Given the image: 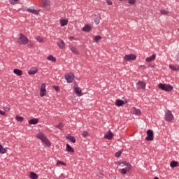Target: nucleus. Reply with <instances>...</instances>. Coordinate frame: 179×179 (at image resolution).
<instances>
[{
  "instance_id": "obj_53",
  "label": "nucleus",
  "mask_w": 179,
  "mask_h": 179,
  "mask_svg": "<svg viewBox=\"0 0 179 179\" xmlns=\"http://www.w3.org/2000/svg\"><path fill=\"white\" fill-rule=\"evenodd\" d=\"M154 179H159V178L158 177H155Z\"/></svg>"
},
{
  "instance_id": "obj_17",
  "label": "nucleus",
  "mask_w": 179,
  "mask_h": 179,
  "mask_svg": "<svg viewBox=\"0 0 179 179\" xmlns=\"http://www.w3.org/2000/svg\"><path fill=\"white\" fill-rule=\"evenodd\" d=\"M66 139L70 142H72V143H76V138H75L73 136L68 135L66 136Z\"/></svg>"
},
{
  "instance_id": "obj_32",
  "label": "nucleus",
  "mask_w": 179,
  "mask_h": 179,
  "mask_svg": "<svg viewBox=\"0 0 179 179\" xmlns=\"http://www.w3.org/2000/svg\"><path fill=\"white\" fill-rule=\"evenodd\" d=\"M55 128H57L58 129H60L62 131V128H64V124L62 122L59 123V124L55 126Z\"/></svg>"
},
{
  "instance_id": "obj_11",
  "label": "nucleus",
  "mask_w": 179,
  "mask_h": 179,
  "mask_svg": "<svg viewBox=\"0 0 179 179\" xmlns=\"http://www.w3.org/2000/svg\"><path fill=\"white\" fill-rule=\"evenodd\" d=\"M64 78L67 83H72L73 82V77L69 74H66Z\"/></svg>"
},
{
  "instance_id": "obj_5",
  "label": "nucleus",
  "mask_w": 179,
  "mask_h": 179,
  "mask_svg": "<svg viewBox=\"0 0 179 179\" xmlns=\"http://www.w3.org/2000/svg\"><path fill=\"white\" fill-rule=\"evenodd\" d=\"M165 120L168 122L173 121V120H174V115H173V113L171 112V110L166 112Z\"/></svg>"
},
{
  "instance_id": "obj_3",
  "label": "nucleus",
  "mask_w": 179,
  "mask_h": 179,
  "mask_svg": "<svg viewBox=\"0 0 179 179\" xmlns=\"http://www.w3.org/2000/svg\"><path fill=\"white\" fill-rule=\"evenodd\" d=\"M19 36L20 37L18 38V40H20L21 44H22V45H26V44L29 43V38H27L24 34H20Z\"/></svg>"
},
{
  "instance_id": "obj_7",
  "label": "nucleus",
  "mask_w": 179,
  "mask_h": 179,
  "mask_svg": "<svg viewBox=\"0 0 179 179\" xmlns=\"http://www.w3.org/2000/svg\"><path fill=\"white\" fill-rule=\"evenodd\" d=\"M47 95V90L45 89V85L43 83L41 86L40 90V96L41 97H44V96Z\"/></svg>"
},
{
  "instance_id": "obj_34",
  "label": "nucleus",
  "mask_w": 179,
  "mask_h": 179,
  "mask_svg": "<svg viewBox=\"0 0 179 179\" xmlns=\"http://www.w3.org/2000/svg\"><path fill=\"white\" fill-rule=\"evenodd\" d=\"M36 40L38 41V43H44V39H43L40 36H37L36 37Z\"/></svg>"
},
{
  "instance_id": "obj_46",
  "label": "nucleus",
  "mask_w": 179,
  "mask_h": 179,
  "mask_svg": "<svg viewBox=\"0 0 179 179\" xmlns=\"http://www.w3.org/2000/svg\"><path fill=\"white\" fill-rule=\"evenodd\" d=\"M16 1H15L14 0H9V3H10V5H15Z\"/></svg>"
},
{
  "instance_id": "obj_38",
  "label": "nucleus",
  "mask_w": 179,
  "mask_h": 179,
  "mask_svg": "<svg viewBox=\"0 0 179 179\" xmlns=\"http://www.w3.org/2000/svg\"><path fill=\"white\" fill-rule=\"evenodd\" d=\"M82 136L83 138H86L87 136H89V132H87V131H84L82 134Z\"/></svg>"
},
{
  "instance_id": "obj_29",
  "label": "nucleus",
  "mask_w": 179,
  "mask_h": 179,
  "mask_svg": "<svg viewBox=\"0 0 179 179\" xmlns=\"http://www.w3.org/2000/svg\"><path fill=\"white\" fill-rule=\"evenodd\" d=\"M43 7L45 8L46 10L50 9V5L48 4V1L47 0H44Z\"/></svg>"
},
{
  "instance_id": "obj_30",
  "label": "nucleus",
  "mask_w": 179,
  "mask_h": 179,
  "mask_svg": "<svg viewBox=\"0 0 179 179\" xmlns=\"http://www.w3.org/2000/svg\"><path fill=\"white\" fill-rule=\"evenodd\" d=\"M15 120L16 121H17V122H23V120H24V118L22 116H16L15 117Z\"/></svg>"
},
{
  "instance_id": "obj_43",
  "label": "nucleus",
  "mask_w": 179,
  "mask_h": 179,
  "mask_svg": "<svg viewBox=\"0 0 179 179\" xmlns=\"http://www.w3.org/2000/svg\"><path fill=\"white\" fill-rule=\"evenodd\" d=\"M27 45H28L29 48H31V47H33L34 45V43L33 42L29 41Z\"/></svg>"
},
{
  "instance_id": "obj_52",
  "label": "nucleus",
  "mask_w": 179,
  "mask_h": 179,
  "mask_svg": "<svg viewBox=\"0 0 179 179\" xmlns=\"http://www.w3.org/2000/svg\"><path fill=\"white\" fill-rule=\"evenodd\" d=\"M19 0H14V2H18Z\"/></svg>"
},
{
  "instance_id": "obj_42",
  "label": "nucleus",
  "mask_w": 179,
  "mask_h": 179,
  "mask_svg": "<svg viewBox=\"0 0 179 179\" xmlns=\"http://www.w3.org/2000/svg\"><path fill=\"white\" fill-rule=\"evenodd\" d=\"M134 113L136 114V115H141V110L136 109L134 111Z\"/></svg>"
},
{
  "instance_id": "obj_40",
  "label": "nucleus",
  "mask_w": 179,
  "mask_h": 179,
  "mask_svg": "<svg viewBox=\"0 0 179 179\" xmlns=\"http://www.w3.org/2000/svg\"><path fill=\"white\" fill-rule=\"evenodd\" d=\"M160 13H161V15H169V11H167L166 10H161Z\"/></svg>"
},
{
  "instance_id": "obj_54",
  "label": "nucleus",
  "mask_w": 179,
  "mask_h": 179,
  "mask_svg": "<svg viewBox=\"0 0 179 179\" xmlns=\"http://www.w3.org/2000/svg\"><path fill=\"white\" fill-rule=\"evenodd\" d=\"M178 31H179V29H178Z\"/></svg>"
},
{
  "instance_id": "obj_28",
  "label": "nucleus",
  "mask_w": 179,
  "mask_h": 179,
  "mask_svg": "<svg viewBox=\"0 0 179 179\" xmlns=\"http://www.w3.org/2000/svg\"><path fill=\"white\" fill-rule=\"evenodd\" d=\"M30 178L31 179H37L38 178V176L34 173V172H31L30 173Z\"/></svg>"
},
{
  "instance_id": "obj_20",
  "label": "nucleus",
  "mask_w": 179,
  "mask_h": 179,
  "mask_svg": "<svg viewBox=\"0 0 179 179\" xmlns=\"http://www.w3.org/2000/svg\"><path fill=\"white\" fill-rule=\"evenodd\" d=\"M27 12H29L30 13H33L34 15H38L40 13V10H37L35 9L28 8L27 9Z\"/></svg>"
},
{
  "instance_id": "obj_36",
  "label": "nucleus",
  "mask_w": 179,
  "mask_h": 179,
  "mask_svg": "<svg viewBox=\"0 0 179 179\" xmlns=\"http://www.w3.org/2000/svg\"><path fill=\"white\" fill-rule=\"evenodd\" d=\"M100 19H101V17H95V19H94V23H95L96 24H99L100 23Z\"/></svg>"
},
{
  "instance_id": "obj_49",
  "label": "nucleus",
  "mask_w": 179,
  "mask_h": 179,
  "mask_svg": "<svg viewBox=\"0 0 179 179\" xmlns=\"http://www.w3.org/2000/svg\"><path fill=\"white\" fill-rule=\"evenodd\" d=\"M69 40H70L71 41H72V40H75V37H73V36H70V37H69Z\"/></svg>"
},
{
  "instance_id": "obj_23",
  "label": "nucleus",
  "mask_w": 179,
  "mask_h": 179,
  "mask_svg": "<svg viewBox=\"0 0 179 179\" xmlns=\"http://www.w3.org/2000/svg\"><path fill=\"white\" fill-rule=\"evenodd\" d=\"M131 171V167H127L126 169H122L121 170V174H127V173H128V171Z\"/></svg>"
},
{
  "instance_id": "obj_9",
  "label": "nucleus",
  "mask_w": 179,
  "mask_h": 179,
  "mask_svg": "<svg viewBox=\"0 0 179 179\" xmlns=\"http://www.w3.org/2000/svg\"><path fill=\"white\" fill-rule=\"evenodd\" d=\"M136 86H137V89L138 90H141V89H145V87H146V83H145V82L143 81H138L136 83Z\"/></svg>"
},
{
  "instance_id": "obj_2",
  "label": "nucleus",
  "mask_w": 179,
  "mask_h": 179,
  "mask_svg": "<svg viewBox=\"0 0 179 179\" xmlns=\"http://www.w3.org/2000/svg\"><path fill=\"white\" fill-rule=\"evenodd\" d=\"M159 88L161 90H164V92H171L173 90V86L171 85H166V84H159Z\"/></svg>"
},
{
  "instance_id": "obj_15",
  "label": "nucleus",
  "mask_w": 179,
  "mask_h": 179,
  "mask_svg": "<svg viewBox=\"0 0 179 179\" xmlns=\"http://www.w3.org/2000/svg\"><path fill=\"white\" fill-rule=\"evenodd\" d=\"M66 152H69V153H74L75 150H73V148L69 144L66 145Z\"/></svg>"
},
{
  "instance_id": "obj_35",
  "label": "nucleus",
  "mask_w": 179,
  "mask_h": 179,
  "mask_svg": "<svg viewBox=\"0 0 179 179\" xmlns=\"http://www.w3.org/2000/svg\"><path fill=\"white\" fill-rule=\"evenodd\" d=\"M122 152H124V150H120V151L117 152L115 154V157H120V156H121V155L122 154Z\"/></svg>"
},
{
  "instance_id": "obj_22",
  "label": "nucleus",
  "mask_w": 179,
  "mask_h": 179,
  "mask_svg": "<svg viewBox=\"0 0 179 179\" xmlns=\"http://www.w3.org/2000/svg\"><path fill=\"white\" fill-rule=\"evenodd\" d=\"M178 166V162L177 161H172L170 163V167H171V169H174V167H177Z\"/></svg>"
},
{
  "instance_id": "obj_26",
  "label": "nucleus",
  "mask_w": 179,
  "mask_h": 179,
  "mask_svg": "<svg viewBox=\"0 0 179 179\" xmlns=\"http://www.w3.org/2000/svg\"><path fill=\"white\" fill-rule=\"evenodd\" d=\"M169 68L172 71H179V66H174V65L170 64Z\"/></svg>"
},
{
  "instance_id": "obj_10",
  "label": "nucleus",
  "mask_w": 179,
  "mask_h": 179,
  "mask_svg": "<svg viewBox=\"0 0 179 179\" xmlns=\"http://www.w3.org/2000/svg\"><path fill=\"white\" fill-rule=\"evenodd\" d=\"M127 103H128V101H124L121 99H117L115 101V106H117V107H121L124 106V104H127Z\"/></svg>"
},
{
  "instance_id": "obj_24",
  "label": "nucleus",
  "mask_w": 179,
  "mask_h": 179,
  "mask_svg": "<svg viewBox=\"0 0 179 179\" xmlns=\"http://www.w3.org/2000/svg\"><path fill=\"white\" fill-rule=\"evenodd\" d=\"M60 24L62 27H64V26H66V24H68V20H65V19L61 20Z\"/></svg>"
},
{
  "instance_id": "obj_4",
  "label": "nucleus",
  "mask_w": 179,
  "mask_h": 179,
  "mask_svg": "<svg viewBox=\"0 0 179 179\" xmlns=\"http://www.w3.org/2000/svg\"><path fill=\"white\" fill-rule=\"evenodd\" d=\"M154 138L155 137H154L153 131L148 129L147 131V136L145 137V141H148V142H150L153 141Z\"/></svg>"
},
{
  "instance_id": "obj_51",
  "label": "nucleus",
  "mask_w": 179,
  "mask_h": 179,
  "mask_svg": "<svg viewBox=\"0 0 179 179\" xmlns=\"http://www.w3.org/2000/svg\"><path fill=\"white\" fill-rule=\"evenodd\" d=\"M151 68H155V66L150 65Z\"/></svg>"
},
{
  "instance_id": "obj_31",
  "label": "nucleus",
  "mask_w": 179,
  "mask_h": 179,
  "mask_svg": "<svg viewBox=\"0 0 179 179\" xmlns=\"http://www.w3.org/2000/svg\"><path fill=\"white\" fill-rule=\"evenodd\" d=\"M36 73H37V69H30L28 71L29 75H36Z\"/></svg>"
},
{
  "instance_id": "obj_41",
  "label": "nucleus",
  "mask_w": 179,
  "mask_h": 179,
  "mask_svg": "<svg viewBox=\"0 0 179 179\" xmlns=\"http://www.w3.org/2000/svg\"><path fill=\"white\" fill-rule=\"evenodd\" d=\"M59 164H62V166H66V164L62 161H57V166H59Z\"/></svg>"
},
{
  "instance_id": "obj_45",
  "label": "nucleus",
  "mask_w": 179,
  "mask_h": 179,
  "mask_svg": "<svg viewBox=\"0 0 179 179\" xmlns=\"http://www.w3.org/2000/svg\"><path fill=\"white\" fill-rule=\"evenodd\" d=\"M5 111H9L10 110V106H6L3 107Z\"/></svg>"
},
{
  "instance_id": "obj_44",
  "label": "nucleus",
  "mask_w": 179,
  "mask_h": 179,
  "mask_svg": "<svg viewBox=\"0 0 179 179\" xmlns=\"http://www.w3.org/2000/svg\"><path fill=\"white\" fill-rule=\"evenodd\" d=\"M52 87H53V89H55V90L56 92H59V90H61V89L59 88V86L55 85V86H53Z\"/></svg>"
},
{
  "instance_id": "obj_16",
  "label": "nucleus",
  "mask_w": 179,
  "mask_h": 179,
  "mask_svg": "<svg viewBox=\"0 0 179 179\" xmlns=\"http://www.w3.org/2000/svg\"><path fill=\"white\" fill-rule=\"evenodd\" d=\"M156 59V54H153L152 56H150L145 59L146 62H152Z\"/></svg>"
},
{
  "instance_id": "obj_13",
  "label": "nucleus",
  "mask_w": 179,
  "mask_h": 179,
  "mask_svg": "<svg viewBox=\"0 0 179 179\" xmlns=\"http://www.w3.org/2000/svg\"><path fill=\"white\" fill-rule=\"evenodd\" d=\"M114 136V134L111 132V130H109L107 134L104 136L105 139H108L110 141V139Z\"/></svg>"
},
{
  "instance_id": "obj_12",
  "label": "nucleus",
  "mask_w": 179,
  "mask_h": 179,
  "mask_svg": "<svg viewBox=\"0 0 179 179\" xmlns=\"http://www.w3.org/2000/svg\"><path fill=\"white\" fill-rule=\"evenodd\" d=\"M82 31H85L86 33H89L92 31V27L87 24L84 26V27H83Z\"/></svg>"
},
{
  "instance_id": "obj_50",
  "label": "nucleus",
  "mask_w": 179,
  "mask_h": 179,
  "mask_svg": "<svg viewBox=\"0 0 179 179\" xmlns=\"http://www.w3.org/2000/svg\"><path fill=\"white\" fill-rule=\"evenodd\" d=\"M120 1H123L124 2H127V1H128V0H120Z\"/></svg>"
},
{
  "instance_id": "obj_25",
  "label": "nucleus",
  "mask_w": 179,
  "mask_h": 179,
  "mask_svg": "<svg viewBox=\"0 0 179 179\" xmlns=\"http://www.w3.org/2000/svg\"><path fill=\"white\" fill-rule=\"evenodd\" d=\"M48 61H51L52 62H57V59L54 57L52 55H49L47 58Z\"/></svg>"
},
{
  "instance_id": "obj_1",
  "label": "nucleus",
  "mask_w": 179,
  "mask_h": 179,
  "mask_svg": "<svg viewBox=\"0 0 179 179\" xmlns=\"http://www.w3.org/2000/svg\"><path fill=\"white\" fill-rule=\"evenodd\" d=\"M36 138L38 139H40L42 143L45 145V146H48V148H50V146H51V142H50V141L48 140V138H47V136H45L44 135V134L38 133L36 135Z\"/></svg>"
},
{
  "instance_id": "obj_27",
  "label": "nucleus",
  "mask_w": 179,
  "mask_h": 179,
  "mask_svg": "<svg viewBox=\"0 0 179 179\" xmlns=\"http://www.w3.org/2000/svg\"><path fill=\"white\" fill-rule=\"evenodd\" d=\"M6 152H7L6 148H4L3 146L0 144V153L1 155H3L6 153Z\"/></svg>"
},
{
  "instance_id": "obj_14",
  "label": "nucleus",
  "mask_w": 179,
  "mask_h": 179,
  "mask_svg": "<svg viewBox=\"0 0 179 179\" xmlns=\"http://www.w3.org/2000/svg\"><path fill=\"white\" fill-rule=\"evenodd\" d=\"M69 50L73 52V54H76V55H79V51L78 49L73 46V45H70L69 46Z\"/></svg>"
},
{
  "instance_id": "obj_8",
  "label": "nucleus",
  "mask_w": 179,
  "mask_h": 179,
  "mask_svg": "<svg viewBox=\"0 0 179 179\" xmlns=\"http://www.w3.org/2000/svg\"><path fill=\"white\" fill-rule=\"evenodd\" d=\"M74 92L77 94V96H83V94L82 93V90L80 89V87H78V84L76 83L74 86Z\"/></svg>"
},
{
  "instance_id": "obj_21",
  "label": "nucleus",
  "mask_w": 179,
  "mask_h": 179,
  "mask_svg": "<svg viewBox=\"0 0 179 179\" xmlns=\"http://www.w3.org/2000/svg\"><path fill=\"white\" fill-rule=\"evenodd\" d=\"M57 45L59 48H64L65 47V42H64L62 40H60L59 42L57 43Z\"/></svg>"
},
{
  "instance_id": "obj_37",
  "label": "nucleus",
  "mask_w": 179,
  "mask_h": 179,
  "mask_svg": "<svg viewBox=\"0 0 179 179\" xmlns=\"http://www.w3.org/2000/svg\"><path fill=\"white\" fill-rule=\"evenodd\" d=\"M120 164H123V166H127V167H131V164H129V162H122L120 163Z\"/></svg>"
},
{
  "instance_id": "obj_39",
  "label": "nucleus",
  "mask_w": 179,
  "mask_h": 179,
  "mask_svg": "<svg viewBox=\"0 0 179 179\" xmlns=\"http://www.w3.org/2000/svg\"><path fill=\"white\" fill-rule=\"evenodd\" d=\"M128 3H129V5H135L136 0H128Z\"/></svg>"
},
{
  "instance_id": "obj_48",
  "label": "nucleus",
  "mask_w": 179,
  "mask_h": 179,
  "mask_svg": "<svg viewBox=\"0 0 179 179\" xmlns=\"http://www.w3.org/2000/svg\"><path fill=\"white\" fill-rule=\"evenodd\" d=\"M6 113L0 110V115H5Z\"/></svg>"
},
{
  "instance_id": "obj_47",
  "label": "nucleus",
  "mask_w": 179,
  "mask_h": 179,
  "mask_svg": "<svg viewBox=\"0 0 179 179\" xmlns=\"http://www.w3.org/2000/svg\"><path fill=\"white\" fill-rule=\"evenodd\" d=\"M106 2L108 5H113V1H111V0H106Z\"/></svg>"
},
{
  "instance_id": "obj_19",
  "label": "nucleus",
  "mask_w": 179,
  "mask_h": 179,
  "mask_svg": "<svg viewBox=\"0 0 179 179\" xmlns=\"http://www.w3.org/2000/svg\"><path fill=\"white\" fill-rule=\"evenodd\" d=\"M29 125H36V124H38V119L34 118L32 120H29Z\"/></svg>"
},
{
  "instance_id": "obj_18",
  "label": "nucleus",
  "mask_w": 179,
  "mask_h": 179,
  "mask_svg": "<svg viewBox=\"0 0 179 179\" xmlns=\"http://www.w3.org/2000/svg\"><path fill=\"white\" fill-rule=\"evenodd\" d=\"M13 73L15 75H17V76H22L23 75V71L22 70L18 69H15L13 70Z\"/></svg>"
},
{
  "instance_id": "obj_6",
  "label": "nucleus",
  "mask_w": 179,
  "mask_h": 179,
  "mask_svg": "<svg viewBox=\"0 0 179 179\" xmlns=\"http://www.w3.org/2000/svg\"><path fill=\"white\" fill-rule=\"evenodd\" d=\"M124 59L125 61H135L136 59V55L134 54L126 55L124 57Z\"/></svg>"
},
{
  "instance_id": "obj_33",
  "label": "nucleus",
  "mask_w": 179,
  "mask_h": 179,
  "mask_svg": "<svg viewBox=\"0 0 179 179\" xmlns=\"http://www.w3.org/2000/svg\"><path fill=\"white\" fill-rule=\"evenodd\" d=\"M100 40H101V36H95L94 38V41H95V43H99Z\"/></svg>"
}]
</instances>
